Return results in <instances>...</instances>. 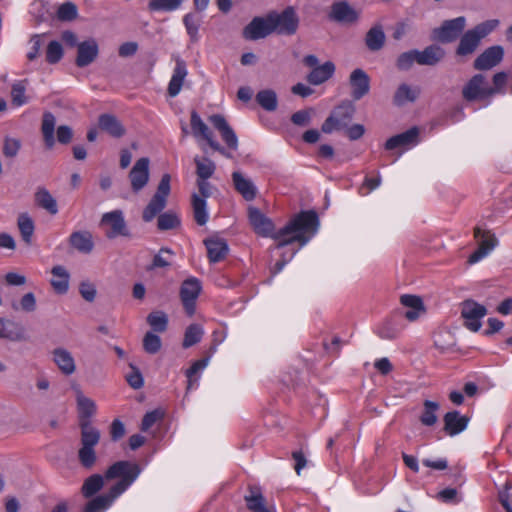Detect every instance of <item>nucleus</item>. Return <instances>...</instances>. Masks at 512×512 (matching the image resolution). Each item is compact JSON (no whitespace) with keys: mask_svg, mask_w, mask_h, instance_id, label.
Instances as JSON below:
<instances>
[{"mask_svg":"<svg viewBox=\"0 0 512 512\" xmlns=\"http://www.w3.org/2000/svg\"><path fill=\"white\" fill-rule=\"evenodd\" d=\"M63 57V48L60 42L51 41L46 48V61L49 64L58 63Z\"/></svg>","mask_w":512,"mask_h":512,"instance_id":"obj_51","label":"nucleus"},{"mask_svg":"<svg viewBox=\"0 0 512 512\" xmlns=\"http://www.w3.org/2000/svg\"><path fill=\"white\" fill-rule=\"evenodd\" d=\"M100 225L108 227L105 232L108 239H114L118 236L127 237L130 235L124 219V214L121 210H113L104 213L101 217Z\"/></svg>","mask_w":512,"mask_h":512,"instance_id":"obj_9","label":"nucleus"},{"mask_svg":"<svg viewBox=\"0 0 512 512\" xmlns=\"http://www.w3.org/2000/svg\"><path fill=\"white\" fill-rule=\"evenodd\" d=\"M131 371L126 374L125 379L133 389H140L144 385V379L140 370L133 364L129 365Z\"/></svg>","mask_w":512,"mask_h":512,"instance_id":"obj_56","label":"nucleus"},{"mask_svg":"<svg viewBox=\"0 0 512 512\" xmlns=\"http://www.w3.org/2000/svg\"><path fill=\"white\" fill-rule=\"evenodd\" d=\"M131 188L133 192L141 191L149 181V159L146 157L138 159L129 173Z\"/></svg>","mask_w":512,"mask_h":512,"instance_id":"obj_16","label":"nucleus"},{"mask_svg":"<svg viewBox=\"0 0 512 512\" xmlns=\"http://www.w3.org/2000/svg\"><path fill=\"white\" fill-rule=\"evenodd\" d=\"M418 63L417 50H410L399 55L397 59V67L400 70H408L414 63Z\"/></svg>","mask_w":512,"mask_h":512,"instance_id":"obj_53","label":"nucleus"},{"mask_svg":"<svg viewBox=\"0 0 512 512\" xmlns=\"http://www.w3.org/2000/svg\"><path fill=\"white\" fill-rule=\"evenodd\" d=\"M196 174L198 179H209L215 172L216 166L213 161L208 158L200 159L195 157Z\"/></svg>","mask_w":512,"mask_h":512,"instance_id":"obj_44","label":"nucleus"},{"mask_svg":"<svg viewBox=\"0 0 512 512\" xmlns=\"http://www.w3.org/2000/svg\"><path fill=\"white\" fill-rule=\"evenodd\" d=\"M81 430V448L78 451V459L86 469H91L97 460L94 447L99 443L101 433L91 422L79 423Z\"/></svg>","mask_w":512,"mask_h":512,"instance_id":"obj_3","label":"nucleus"},{"mask_svg":"<svg viewBox=\"0 0 512 512\" xmlns=\"http://www.w3.org/2000/svg\"><path fill=\"white\" fill-rule=\"evenodd\" d=\"M329 18L339 23H354L358 20L359 14L347 2H335L331 6Z\"/></svg>","mask_w":512,"mask_h":512,"instance_id":"obj_21","label":"nucleus"},{"mask_svg":"<svg viewBox=\"0 0 512 512\" xmlns=\"http://www.w3.org/2000/svg\"><path fill=\"white\" fill-rule=\"evenodd\" d=\"M187 74L188 70L185 61L180 57H177L175 59V67L167 89L170 97H176L180 93Z\"/></svg>","mask_w":512,"mask_h":512,"instance_id":"obj_22","label":"nucleus"},{"mask_svg":"<svg viewBox=\"0 0 512 512\" xmlns=\"http://www.w3.org/2000/svg\"><path fill=\"white\" fill-rule=\"evenodd\" d=\"M180 223L178 215L169 211L158 216L157 227L161 231H166L177 228Z\"/></svg>","mask_w":512,"mask_h":512,"instance_id":"obj_45","label":"nucleus"},{"mask_svg":"<svg viewBox=\"0 0 512 512\" xmlns=\"http://www.w3.org/2000/svg\"><path fill=\"white\" fill-rule=\"evenodd\" d=\"M99 127L109 135L120 138L125 134V128L120 121L112 114H102L98 120Z\"/></svg>","mask_w":512,"mask_h":512,"instance_id":"obj_30","label":"nucleus"},{"mask_svg":"<svg viewBox=\"0 0 512 512\" xmlns=\"http://www.w3.org/2000/svg\"><path fill=\"white\" fill-rule=\"evenodd\" d=\"M257 103L267 111H274L277 108L278 100L276 93L271 89L261 90L256 95Z\"/></svg>","mask_w":512,"mask_h":512,"instance_id":"obj_42","label":"nucleus"},{"mask_svg":"<svg viewBox=\"0 0 512 512\" xmlns=\"http://www.w3.org/2000/svg\"><path fill=\"white\" fill-rule=\"evenodd\" d=\"M105 475L93 474L89 476L82 485V494L86 498H90L100 491L104 485Z\"/></svg>","mask_w":512,"mask_h":512,"instance_id":"obj_41","label":"nucleus"},{"mask_svg":"<svg viewBox=\"0 0 512 512\" xmlns=\"http://www.w3.org/2000/svg\"><path fill=\"white\" fill-rule=\"evenodd\" d=\"M209 121L220 132L227 146L232 150H236L238 148V138L226 119L222 115L214 114L209 117Z\"/></svg>","mask_w":512,"mask_h":512,"instance_id":"obj_20","label":"nucleus"},{"mask_svg":"<svg viewBox=\"0 0 512 512\" xmlns=\"http://www.w3.org/2000/svg\"><path fill=\"white\" fill-rule=\"evenodd\" d=\"M462 96L468 102L492 98V87L482 74L474 75L462 88Z\"/></svg>","mask_w":512,"mask_h":512,"instance_id":"obj_7","label":"nucleus"},{"mask_svg":"<svg viewBox=\"0 0 512 512\" xmlns=\"http://www.w3.org/2000/svg\"><path fill=\"white\" fill-rule=\"evenodd\" d=\"M208 364V358L195 361L191 367L186 371L188 378V389L193 385V377L201 370H203Z\"/></svg>","mask_w":512,"mask_h":512,"instance_id":"obj_61","label":"nucleus"},{"mask_svg":"<svg viewBox=\"0 0 512 512\" xmlns=\"http://www.w3.org/2000/svg\"><path fill=\"white\" fill-rule=\"evenodd\" d=\"M232 179L235 189L245 200L251 201L256 197L257 190L250 179L245 178L240 172H233Z\"/></svg>","mask_w":512,"mask_h":512,"instance_id":"obj_33","label":"nucleus"},{"mask_svg":"<svg viewBox=\"0 0 512 512\" xmlns=\"http://www.w3.org/2000/svg\"><path fill=\"white\" fill-rule=\"evenodd\" d=\"M269 22L271 24L272 33L276 32L280 35H293L299 26V18L292 7H287L281 13L270 12Z\"/></svg>","mask_w":512,"mask_h":512,"instance_id":"obj_6","label":"nucleus"},{"mask_svg":"<svg viewBox=\"0 0 512 512\" xmlns=\"http://www.w3.org/2000/svg\"><path fill=\"white\" fill-rule=\"evenodd\" d=\"M183 0H151L148 4L150 11L171 12L177 10Z\"/></svg>","mask_w":512,"mask_h":512,"instance_id":"obj_48","label":"nucleus"},{"mask_svg":"<svg viewBox=\"0 0 512 512\" xmlns=\"http://www.w3.org/2000/svg\"><path fill=\"white\" fill-rule=\"evenodd\" d=\"M247 508L252 512H269L260 488H249V494L245 496Z\"/></svg>","mask_w":512,"mask_h":512,"instance_id":"obj_36","label":"nucleus"},{"mask_svg":"<svg viewBox=\"0 0 512 512\" xmlns=\"http://www.w3.org/2000/svg\"><path fill=\"white\" fill-rule=\"evenodd\" d=\"M204 335L203 327L200 324H191L186 328L183 340V347L189 348L201 341Z\"/></svg>","mask_w":512,"mask_h":512,"instance_id":"obj_43","label":"nucleus"},{"mask_svg":"<svg viewBox=\"0 0 512 512\" xmlns=\"http://www.w3.org/2000/svg\"><path fill=\"white\" fill-rule=\"evenodd\" d=\"M79 292L83 299H85L88 302H93L95 300L97 293L94 284L88 281H83L80 283Z\"/></svg>","mask_w":512,"mask_h":512,"instance_id":"obj_63","label":"nucleus"},{"mask_svg":"<svg viewBox=\"0 0 512 512\" xmlns=\"http://www.w3.org/2000/svg\"><path fill=\"white\" fill-rule=\"evenodd\" d=\"M419 141V129L412 127L407 131L390 137L385 143L386 150H394L397 148H410L415 146Z\"/></svg>","mask_w":512,"mask_h":512,"instance_id":"obj_19","label":"nucleus"},{"mask_svg":"<svg viewBox=\"0 0 512 512\" xmlns=\"http://www.w3.org/2000/svg\"><path fill=\"white\" fill-rule=\"evenodd\" d=\"M53 361L59 370L65 375H71L76 370L75 360L72 354L66 349H55L53 351Z\"/></svg>","mask_w":512,"mask_h":512,"instance_id":"obj_29","label":"nucleus"},{"mask_svg":"<svg viewBox=\"0 0 512 512\" xmlns=\"http://www.w3.org/2000/svg\"><path fill=\"white\" fill-rule=\"evenodd\" d=\"M141 473L140 466L131 461H118L112 464L105 472L106 480L118 479L109 489L108 493L99 495L90 500L84 512H104L114 500L124 493Z\"/></svg>","mask_w":512,"mask_h":512,"instance_id":"obj_2","label":"nucleus"},{"mask_svg":"<svg viewBox=\"0 0 512 512\" xmlns=\"http://www.w3.org/2000/svg\"><path fill=\"white\" fill-rule=\"evenodd\" d=\"M335 72V65L331 61H327L324 64L315 67L307 75V81L312 85H320L329 80Z\"/></svg>","mask_w":512,"mask_h":512,"instance_id":"obj_31","label":"nucleus"},{"mask_svg":"<svg viewBox=\"0 0 512 512\" xmlns=\"http://www.w3.org/2000/svg\"><path fill=\"white\" fill-rule=\"evenodd\" d=\"M421 94V88L417 85L401 83L395 90L393 103L396 106H403L407 103H414Z\"/></svg>","mask_w":512,"mask_h":512,"instance_id":"obj_24","label":"nucleus"},{"mask_svg":"<svg viewBox=\"0 0 512 512\" xmlns=\"http://www.w3.org/2000/svg\"><path fill=\"white\" fill-rule=\"evenodd\" d=\"M147 322L156 332H164L167 329L168 317L163 311H155L148 315Z\"/></svg>","mask_w":512,"mask_h":512,"instance_id":"obj_46","label":"nucleus"},{"mask_svg":"<svg viewBox=\"0 0 512 512\" xmlns=\"http://www.w3.org/2000/svg\"><path fill=\"white\" fill-rule=\"evenodd\" d=\"M248 219L255 233L276 241V248H282L294 242L304 246L318 228V216L314 211L300 212L278 231H275L272 220L256 207H249Z\"/></svg>","mask_w":512,"mask_h":512,"instance_id":"obj_1","label":"nucleus"},{"mask_svg":"<svg viewBox=\"0 0 512 512\" xmlns=\"http://www.w3.org/2000/svg\"><path fill=\"white\" fill-rule=\"evenodd\" d=\"M465 26L466 18L464 16L446 20L440 27L433 30V37L441 43H451L458 39Z\"/></svg>","mask_w":512,"mask_h":512,"instance_id":"obj_10","label":"nucleus"},{"mask_svg":"<svg viewBox=\"0 0 512 512\" xmlns=\"http://www.w3.org/2000/svg\"><path fill=\"white\" fill-rule=\"evenodd\" d=\"M56 118L51 112H45L42 116L41 132L47 148L51 149L55 144L54 131Z\"/></svg>","mask_w":512,"mask_h":512,"instance_id":"obj_37","label":"nucleus"},{"mask_svg":"<svg viewBox=\"0 0 512 512\" xmlns=\"http://www.w3.org/2000/svg\"><path fill=\"white\" fill-rule=\"evenodd\" d=\"M351 96L354 100H360L370 91V77L361 68L353 70L349 77Z\"/></svg>","mask_w":512,"mask_h":512,"instance_id":"obj_17","label":"nucleus"},{"mask_svg":"<svg viewBox=\"0 0 512 512\" xmlns=\"http://www.w3.org/2000/svg\"><path fill=\"white\" fill-rule=\"evenodd\" d=\"M44 36H45V34H34L30 38L31 47L27 53V59L29 61H34L40 55V50L44 44V42H43Z\"/></svg>","mask_w":512,"mask_h":512,"instance_id":"obj_58","label":"nucleus"},{"mask_svg":"<svg viewBox=\"0 0 512 512\" xmlns=\"http://www.w3.org/2000/svg\"><path fill=\"white\" fill-rule=\"evenodd\" d=\"M460 306L464 326L470 331L477 332L482 325L481 319L487 314L486 307L472 299L464 300Z\"/></svg>","mask_w":512,"mask_h":512,"instance_id":"obj_8","label":"nucleus"},{"mask_svg":"<svg viewBox=\"0 0 512 512\" xmlns=\"http://www.w3.org/2000/svg\"><path fill=\"white\" fill-rule=\"evenodd\" d=\"M34 198L36 205L49 214L56 215L58 213L57 201L45 187L37 188Z\"/></svg>","mask_w":512,"mask_h":512,"instance_id":"obj_34","label":"nucleus"},{"mask_svg":"<svg viewBox=\"0 0 512 512\" xmlns=\"http://www.w3.org/2000/svg\"><path fill=\"white\" fill-rule=\"evenodd\" d=\"M68 242L73 249L82 254H90L94 249L93 235L88 230L72 232Z\"/></svg>","mask_w":512,"mask_h":512,"instance_id":"obj_23","label":"nucleus"},{"mask_svg":"<svg viewBox=\"0 0 512 512\" xmlns=\"http://www.w3.org/2000/svg\"><path fill=\"white\" fill-rule=\"evenodd\" d=\"M439 405L436 402L426 400L424 402V411L420 417V421L423 425L432 426L437 422L436 411L438 410Z\"/></svg>","mask_w":512,"mask_h":512,"instance_id":"obj_47","label":"nucleus"},{"mask_svg":"<svg viewBox=\"0 0 512 512\" xmlns=\"http://www.w3.org/2000/svg\"><path fill=\"white\" fill-rule=\"evenodd\" d=\"M51 273V286L54 291L58 294H65L69 289V272L65 267L57 265L52 268Z\"/></svg>","mask_w":512,"mask_h":512,"instance_id":"obj_32","label":"nucleus"},{"mask_svg":"<svg viewBox=\"0 0 512 512\" xmlns=\"http://www.w3.org/2000/svg\"><path fill=\"white\" fill-rule=\"evenodd\" d=\"M192 209L195 222L200 226L205 225L209 219L207 212V202L197 193L192 195Z\"/></svg>","mask_w":512,"mask_h":512,"instance_id":"obj_38","label":"nucleus"},{"mask_svg":"<svg viewBox=\"0 0 512 512\" xmlns=\"http://www.w3.org/2000/svg\"><path fill=\"white\" fill-rule=\"evenodd\" d=\"M474 237L479 240L478 248L469 256L470 264L477 263L486 257L497 245L498 240L490 231H482L479 227L474 229Z\"/></svg>","mask_w":512,"mask_h":512,"instance_id":"obj_13","label":"nucleus"},{"mask_svg":"<svg viewBox=\"0 0 512 512\" xmlns=\"http://www.w3.org/2000/svg\"><path fill=\"white\" fill-rule=\"evenodd\" d=\"M468 422L467 416L460 415L458 411H450L444 416V430L448 435L455 436L466 429Z\"/></svg>","mask_w":512,"mask_h":512,"instance_id":"obj_25","label":"nucleus"},{"mask_svg":"<svg viewBox=\"0 0 512 512\" xmlns=\"http://www.w3.org/2000/svg\"><path fill=\"white\" fill-rule=\"evenodd\" d=\"M26 86L24 81H16L11 87L12 104L20 107L27 103L25 96Z\"/></svg>","mask_w":512,"mask_h":512,"instance_id":"obj_49","label":"nucleus"},{"mask_svg":"<svg viewBox=\"0 0 512 512\" xmlns=\"http://www.w3.org/2000/svg\"><path fill=\"white\" fill-rule=\"evenodd\" d=\"M204 244L207 248L209 261L212 263L222 261L228 254V244L224 239L212 237L206 239Z\"/></svg>","mask_w":512,"mask_h":512,"instance_id":"obj_26","label":"nucleus"},{"mask_svg":"<svg viewBox=\"0 0 512 512\" xmlns=\"http://www.w3.org/2000/svg\"><path fill=\"white\" fill-rule=\"evenodd\" d=\"M444 50L436 45L426 47L423 51L417 50L418 64L433 66L444 57Z\"/></svg>","mask_w":512,"mask_h":512,"instance_id":"obj_35","label":"nucleus"},{"mask_svg":"<svg viewBox=\"0 0 512 512\" xmlns=\"http://www.w3.org/2000/svg\"><path fill=\"white\" fill-rule=\"evenodd\" d=\"M272 34L269 14L265 17H254L251 22L245 26L242 35L246 40H258Z\"/></svg>","mask_w":512,"mask_h":512,"instance_id":"obj_15","label":"nucleus"},{"mask_svg":"<svg viewBox=\"0 0 512 512\" xmlns=\"http://www.w3.org/2000/svg\"><path fill=\"white\" fill-rule=\"evenodd\" d=\"M312 109L299 110L292 114L291 121L297 126H307L311 120Z\"/></svg>","mask_w":512,"mask_h":512,"instance_id":"obj_62","label":"nucleus"},{"mask_svg":"<svg viewBox=\"0 0 512 512\" xmlns=\"http://www.w3.org/2000/svg\"><path fill=\"white\" fill-rule=\"evenodd\" d=\"M498 25L499 21L492 19L484 21L466 31L460 39L456 50L457 55L466 56L472 54L479 46L481 39L490 34Z\"/></svg>","mask_w":512,"mask_h":512,"instance_id":"obj_4","label":"nucleus"},{"mask_svg":"<svg viewBox=\"0 0 512 512\" xmlns=\"http://www.w3.org/2000/svg\"><path fill=\"white\" fill-rule=\"evenodd\" d=\"M183 23L191 40L196 42L198 40L199 19L195 15L188 13L184 16Z\"/></svg>","mask_w":512,"mask_h":512,"instance_id":"obj_54","label":"nucleus"},{"mask_svg":"<svg viewBox=\"0 0 512 512\" xmlns=\"http://www.w3.org/2000/svg\"><path fill=\"white\" fill-rule=\"evenodd\" d=\"M191 129L192 134L195 138H202L207 141L209 146L220 152L221 154L225 155L226 157H230V154H228L223 147L220 146V144L213 139V134L208 128V126L203 122L201 117L196 111H192L191 113Z\"/></svg>","mask_w":512,"mask_h":512,"instance_id":"obj_14","label":"nucleus"},{"mask_svg":"<svg viewBox=\"0 0 512 512\" xmlns=\"http://www.w3.org/2000/svg\"><path fill=\"white\" fill-rule=\"evenodd\" d=\"M353 112L354 109L351 106H338L322 124V131L330 134L335 130L347 128L353 117Z\"/></svg>","mask_w":512,"mask_h":512,"instance_id":"obj_12","label":"nucleus"},{"mask_svg":"<svg viewBox=\"0 0 512 512\" xmlns=\"http://www.w3.org/2000/svg\"><path fill=\"white\" fill-rule=\"evenodd\" d=\"M17 225L23 241L30 245L35 230L34 221L27 213H22L18 216Z\"/></svg>","mask_w":512,"mask_h":512,"instance_id":"obj_40","label":"nucleus"},{"mask_svg":"<svg viewBox=\"0 0 512 512\" xmlns=\"http://www.w3.org/2000/svg\"><path fill=\"white\" fill-rule=\"evenodd\" d=\"M76 402L79 415V423L90 422V418L96 413V403L86 397L80 389L76 390Z\"/></svg>","mask_w":512,"mask_h":512,"instance_id":"obj_28","label":"nucleus"},{"mask_svg":"<svg viewBox=\"0 0 512 512\" xmlns=\"http://www.w3.org/2000/svg\"><path fill=\"white\" fill-rule=\"evenodd\" d=\"M21 148V141L16 138L5 137L3 143V155L7 158H15Z\"/></svg>","mask_w":512,"mask_h":512,"instance_id":"obj_55","label":"nucleus"},{"mask_svg":"<svg viewBox=\"0 0 512 512\" xmlns=\"http://www.w3.org/2000/svg\"><path fill=\"white\" fill-rule=\"evenodd\" d=\"M170 189V175L164 174L158 184L156 193L143 210L142 218L145 222L152 221L166 207Z\"/></svg>","mask_w":512,"mask_h":512,"instance_id":"obj_5","label":"nucleus"},{"mask_svg":"<svg viewBox=\"0 0 512 512\" xmlns=\"http://www.w3.org/2000/svg\"><path fill=\"white\" fill-rule=\"evenodd\" d=\"M504 56L501 46H492L481 53L474 61V68L477 70H489L498 65Z\"/></svg>","mask_w":512,"mask_h":512,"instance_id":"obj_18","label":"nucleus"},{"mask_svg":"<svg viewBox=\"0 0 512 512\" xmlns=\"http://www.w3.org/2000/svg\"><path fill=\"white\" fill-rule=\"evenodd\" d=\"M57 17L62 21H71L77 17V7L71 2L63 3L57 10Z\"/></svg>","mask_w":512,"mask_h":512,"instance_id":"obj_57","label":"nucleus"},{"mask_svg":"<svg viewBox=\"0 0 512 512\" xmlns=\"http://www.w3.org/2000/svg\"><path fill=\"white\" fill-rule=\"evenodd\" d=\"M400 331L396 327H394L391 322L383 323L377 331V334L382 339L392 340L398 337Z\"/></svg>","mask_w":512,"mask_h":512,"instance_id":"obj_60","label":"nucleus"},{"mask_svg":"<svg viewBox=\"0 0 512 512\" xmlns=\"http://www.w3.org/2000/svg\"><path fill=\"white\" fill-rule=\"evenodd\" d=\"M172 255L173 252L169 248H161L159 252L154 256L149 269L165 268L170 266Z\"/></svg>","mask_w":512,"mask_h":512,"instance_id":"obj_50","label":"nucleus"},{"mask_svg":"<svg viewBox=\"0 0 512 512\" xmlns=\"http://www.w3.org/2000/svg\"><path fill=\"white\" fill-rule=\"evenodd\" d=\"M202 290L201 282L191 277L183 281L180 287V298L186 313L189 316L194 315L196 310V300Z\"/></svg>","mask_w":512,"mask_h":512,"instance_id":"obj_11","label":"nucleus"},{"mask_svg":"<svg viewBox=\"0 0 512 512\" xmlns=\"http://www.w3.org/2000/svg\"><path fill=\"white\" fill-rule=\"evenodd\" d=\"M508 75L505 72H498L493 76L492 97L496 94H504Z\"/></svg>","mask_w":512,"mask_h":512,"instance_id":"obj_59","label":"nucleus"},{"mask_svg":"<svg viewBox=\"0 0 512 512\" xmlns=\"http://www.w3.org/2000/svg\"><path fill=\"white\" fill-rule=\"evenodd\" d=\"M143 348L149 354H155L161 349V339L158 335L147 332L143 338Z\"/></svg>","mask_w":512,"mask_h":512,"instance_id":"obj_52","label":"nucleus"},{"mask_svg":"<svg viewBox=\"0 0 512 512\" xmlns=\"http://www.w3.org/2000/svg\"><path fill=\"white\" fill-rule=\"evenodd\" d=\"M98 55V45L95 40L81 42L78 44L76 64L78 67H85L91 64Z\"/></svg>","mask_w":512,"mask_h":512,"instance_id":"obj_27","label":"nucleus"},{"mask_svg":"<svg viewBox=\"0 0 512 512\" xmlns=\"http://www.w3.org/2000/svg\"><path fill=\"white\" fill-rule=\"evenodd\" d=\"M291 456L294 460V470L297 475H300L301 470L307 466L308 460L302 450L293 451Z\"/></svg>","mask_w":512,"mask_h":512,"instance_id":"obj_64","label":"nucleus"},{"mask_svg":"<svg viewBox=\"0 0 512 512\" xmlns=\"http://www.w3.org/2000/svg\"><path fill=\"white\" fill-rule=\"evenodd\" d=\"M385 43V33L381 26L372 27L365 36V44L370 51H379Z\"/></svg>","mask_w":512,"mask_h":512,"instance_id":"obj_39","label":"nucleus"}]
</instances>
